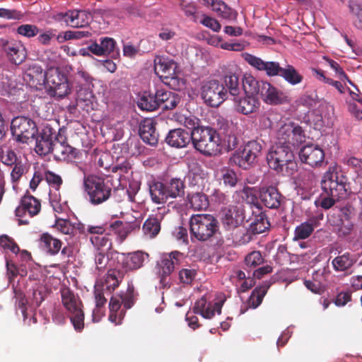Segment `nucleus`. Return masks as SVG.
I'll return each mask as SVG.
<instances>
[{
	"label": "nucleus",
	"instance_id": "f257e3e1",
	"mask_svg": "<svg viewBox=\"0 0 362 362\" xmlns=\"http://www.w3.org/2000/svg\"><path fill=\"white\" fill-rule=\"evenodd\" d=\"M245 59L258 71H265L268 76H280L291 85L298 84L303 79V76L292 65L288 64L283 68L276 62H264L261 58L251 54H246Z\"/></svg>",
	"mask_w": 362,
	"mask_h": 362
},
{
	"label": "nucleus",
	"instance_id": "f03ea898",
	"mask_svg": "<svg viewBox=\"0 0 362 362\" xmlns=\"http://www.w3.org/2000/svg\"><path fill=\"white\" fill-rule=\"evenodd\" d=\"M267 163L270 168L284 175H292L296 171L297 164L291 146L275 144L267 154Z\"/></svg>",
	"mask_w": 362,
	"mask_h": 362
},
{
	"label": "nucleus",
	"instance_id": "7ed1b4c3",
	"mask_svg": "<svg viewBox=\"0 0 362 362\" xmlns=\"http://www.w3.org/2000/svg\"><path fill=\"white\" fill-rule=\"evenodd\" d=\"M192 136L193 146L202 154L211 156L221 151V139L215 129L201 126L192 131Z\"/></svg>",
	"mask_w": 362,
	"mask_h": 362
},
{
	"label": "nucleus",
	"instance_id": "20e7f679",
	"mask_svg": "<svg viewBox=\"0 0 362 362\" xmlns=\"http://www.w3.org/2000/svg\"><path fill=\"white\" fill-rule=\"evenodd\" d=\"M47 93L57 100L68 97L72 91V86L67 75L59 68L50 67L44 74Z\"/></svg>",
	"mask_w": 362,
	"mask_h": 362
},
{
	"label": "nucleus",
	"instance_id": "39448f33",
	"mask_svg": "<svg viewBox=\"0 0 362 362\" xmlns=\"http://www.w3.org/2000/svg\"><path fill=\"white\" fill-rule=\"evenodd\" d=\"M218 221L211 214L192 215L189 220L191 239L204 242L209 240L218 231Z\"/></svg>",
	"mask_w": 362,
	"mask_h": 362
},
{
	"label": "nucleus",
	"instance_id": "423d86ee",
	"mask_svg": "<svg viewBox=\"0 0 362 362\" xmlns=\"http://www.w3.org/2000/svg\"><path fill=\"white\" fill-rule=\"evenodd\" d=\"M60 294L62 303L70 315L75 330L81 332L84 328V312L80 297L67 287L61 288Z\"/></svg>",
	"mask_w": 362,
	"mask_h": 362
},
{
	"label": "nucleus",
	"instance_id": "0eeeda50",
	"mask_svg": "<svg viewBox=\"0 0 362 362\" xmlns=\"http://www.w3.org/2000/svg\"><path fill=\"white\" fill-rule=\"evenodd\" d=\"M83 187L88 201L93 205L104 203L112 195V187L108 182L103 177L95 175L84 176Z\"/></svg>",
	"mask_w": 362,
	"mask_h": 362
},
{
	"label": "nucleus",
	"instance_id": "6e6552de",
	"mask_svg": "<svg viewBox=\"0 0 362 362\" xmlns=\"http://www.w3.org/2000/svg\"><path fill=\"white\" fill-rule=\"evenodd\" d=\"M177 63L168 57L156 56L154 59L155 73L163 82L173 89L180 88V81L177 76Z\"/></svg>",
	"mask_w": 362,
	"mask_h": 362
},
{
	"label": "nucleus",
	"instance_id": "1a4fd4ad",
	"mask_svg": "<svg viewBox=\"0 0 362 362\" xmlns=\"http://www.w3.org/2000/svg\"><path fill=\"white\" fill-rule=\"evenodd\" d=\"M12 134L18 142L28 144L37 134L38 129L35 122L29 117L18 116L11 123Z\"/></svg>",
	"mask_w": 362,
	"mask_h": 362
},
{
	"label": "nucleus",
	"instance_id": "9d476101",
	"mask_svg": "<svg viewBox=\"0 0 362 362\" xmlns=\"http://www.w3.org/2000/svg\"><path fill=\"white\" fill-rule=\"evenodd\" d=\"M321 187L326 195L339 199L346 198L350 189L344 177H339L337 174L331 173H326L324 175L321 181Z\"/></svg>",
	"mask_w": 362,
	"mask_h": 362
},
{
	"label": "nucleus",
	"instance_id": "9b49d317",
	"mask_svg": "<svg viewBox=\"0 0 362 362\" xmlns=\"http://www.w3.org/2000/svg\"><path fill=\"white\" fill-rule=\"evenodd\" d=\"M201 97L204 103L213 107H217L226 99V91L223 83L217 80H210L201 87Z\"/></svg>",
	"mask_w": 362,
	"mask_h": 362
},
{
	"label": "nucleus",
	"instance_id": "f8f14e48",
	"mask_svg": "<svg viewBox=\"0 0 362 362\" xmlns=\"http://www.w3.org/2000/svg\"><path fill=\"white\" fill-rule=\"evenodd\" d=\"M262 145L255 140L248 141L240 152H235L231 158L233 162L243 169L249 168L261 154Z\"/></svg>",
	"mask_w": 362,
	"mask_h": 362
},
{
	"label": "nucleus",
	"instance_id": "ddd939ff",
	"mask_svg": "<svg viewBox=\"0 0 362 362\" xmlns=\"http://www.w3.org/2000/svg\"><path fill=\"white\" fill-rule=\"evenodd\" d=\"M276 144L288 146H298L305 140V134L302 127L293 122L282 125L276 133Z\"/></svg>",
	"mask_w": 362,
	"mask_h": 362
},
{
	"label": "nucleus",
	"instance_id": "4468645a",
	"mask_svg": "<svg viewBox=\"0 0 362 362\" xmlns=\"http://www.w3.org/2000/svg\"><path fill=\"white\" fill-rule=\"evenodd\" d=\"M0 52L12 64L19 65L27 57V50L21 41L0 39Z\"/></svg>",
	"mask_w": 362,
	"mask_h": 362
},
{
	"label": "nucleus",
	"instance_id": "2eb2a0df",
	"mask_svg": "<svg viewBox=\"0 0 362 362\" xmlns=\"http://www.w3.org/2000/svg\"><path fill=\"white\" fill-rule=\"evenodd\" d=\"M182 257V253L178 251H173L163 256L158 263L160 283L163 286L165 287L169 285L168 277L173 273L175 266L180 264Z\"/></svg>",
	"mask_w": 362,
	"mask_h": 362
},
{
	"label": "nucleus",
	"instance_id": "dca6fc26",
	"mask_svg": "<svg viewBox=\"0 0 362 362\" xmlns=\"http://www.w3.org/2000/svg\"><path fill=\"white\" fill-rule=\"evenodd\" d=\"M245 216L242 206L229 205L221 211V222L227 230L237 229L243 223Z\"/></svg>",
	"mask_w": 362,
	"mask_h": 362
},
{
	"label": "nucleus",
	"instance_id": "f3484780",
	"mask_svg": "<svg viewBox=\"0 0 362 362\" xmlns=\"http://www.w3.org/2000/svg\"><path fill=\"white\" fill-rule=\"evenodd\" d=\"M225 300V297L221 296L218 300L212 304L211 303H208L206 296H202L196 301L193 307V313L199 314L204 318L211 319L216 313L218 315L221 313V309Z\"/></svg>",
	"mask_w": 362,
	"mask_h": 362
},
{
	"label": "nucleus",
	"instance_id": "a211bd4d",
	"mask_svg": "<svg viewBox=\"0 0 362 362\" xmlns=\"http://www.w3.org/2000/svg\"><path fill=\"white\" fill-rule=\"evenodd\" d=\"M298 155L302 163L312 168L320 167L325 162V152L317 145L310 144L302 147Z\"/></svg>",
	"mask_w": 362,
	"mask_h": 362
},
{
	"label": "nucleus",
	"instance_id": "6ab92c4d",
	"mask_svg": "<svg viewBox=\"0 0 362 362\" xmlns=\"http://www.w3.org/2000/svg\"><path fill=\"white\" fill-rule=\"evenodd\" d=\"M57 19L64 21L71 27H86L92 19L90 12L83 10H71L65 13H59L57 15Z\"/></svg>",
	"mask_w": 362,
	"mask_h": 362
},
{
	"label": "nucleus",
	"instance_id": "aec40b11",
	"mask_svg": "<svg viewBox=\"0 0 362 362\" xmlns=\"http://www.w3.org/2000/svg\"><path fill=\"white\" fill-rule=\"evenodd\" d=\"M259 196L262 204L270 209H279L284 201L282 194L276 187L273 185L260 187Z\"/></svg>",
	"mask_w": 362,
	"mask_h": 362
},
{
	"label": "nucleus",
	"instance_id": "412c9836",
	"mask_svg": "<svg viewBox=\"0 0 362 362\" xmlns=\"http://www.w3.org/2000/svg\"><path fill=\"white\" fill-rule=\"evenodd\" d=\"M260 96L269 105H276L289 102V98L285 93L267 81L262 84Z\"/></svg>",
	"mask_w": 362,
	"mask_h": 362
},
{
	"label": "nucleus",
	"instance_id": "4be33fe9",
	"mask_svg": "<svg viewBox=\"0 0 362 362\" xmlns=\"http://www.w3.org/2000/svg\"><path fill=\"white\" fill-rule=\"evenodd\" d=\"M54 156L56 160L66 163L74 162L81 158V152L67 144L66 140L63 143L57 142L54 150Z\"/></svg>",
	"mask_w": 362,
	"mask_h": 362
},
{
	"label": "nucleus",
	"instance_id": "5701e85b",
	"mask_svg": "<svg viewBox=\"0 0 362 362\" xmlns=\"http://www.w3.org/2000/svg\"><path fill=\"white\" fill-rule=\"evenodd\" d=\"M41 204L39 199L30 194H25L21 200L20 205L16 208V216L23 218L26 214L30 217L39 214Z\"/></svg>",
	"mask_w": 362,
	"mask_h": 362
},
{
	"label": "nucleus",
	"instance_id": "b1692460",
	"mask_svg": "<svg viewBox=\"0 0 362 362\" xmlns=\"http://www.w3.org/2000/svg\"><path fill=\"white\" fill-rule=\"evenodd\" d=\"M122 255V265L123 269H125V272L140 269L149 257L148 253L140 250L127 254L123 253Z\"/></svg>",
	"mask_w": 362,
	"mask_h": 362
},
{
	"label": "nucleus",
	"instance_id": "393cba45",
	"mask_svg": "<svg viewBox=\"0 0 362 362\" xmlns=\"http://www.w3.org/2000/svg\"><path fill=\"white\" fill-rule=\"evenodd\" d=\"M192 139V132L189 133L183 129L177 128L168 132L165 137V142L172 147L181 148L186 147Z\"/></svg>",
	"mask_w": 362,
	"mask_h": 362
},
{
	"label": "nucleus",
	"instance_id": "a878e982",
	"mask_svg": "<svg viewBox=\"0 0 362 362\" xmlns=\"http://www.w3.org/2000/svg\"><path fill=\"white\" fill-rule=\"evenodd\" d=\"M236 110L243 115L256 112L259 107V102L255 96L245 95L241 96L239 95L236 98L233 99Z\"/></svg>",
	"mask_w": 362,
	"mask_h": 362
},
{
	"label": "nucleus",
	"instance_id": "bb28decb",
	"mask_svg": "<svg viewBox=\"0 0 362 362\" xmlns=\"http://www.w3.org/2000/svg\"><path fill=\"white\" fill-rule=\"evenodd\" d=\"M152 119L146 118L139 124V133L141 139L147 144L156 146L158 141V134Z\"/></svg>",
	"mask_w": 362,
	"mask_h": 362
},
{
	"label": "nucleus",
	"instance_id": "cd10ccee",
	"mask_svg": "<svg viewBox=\"0 0 362 362\" xmlns=\"http://www.w3.org/2000/svg\"><path fill=\"white\" fill-rule=\"evenodd\" d=\"M148 189L151 200L157 204H163L170 199L165 183L152 180L148 182Z\"/></svg>",
	"mask_w": 362,
	"mask_h": 362
},
{
	"label": "nucleus",
	"instance_id": "c85d7f7f",
	"mask_svg": "<svg viewBox=\"0 0 362 362\" xmlns=\"http://www.w3.org/2000/svg\"><path fill=\"white\" fill-rule=\"evenodd\" d=\"M99 43L95 42L88 46V50L97 56H105L113 52L115 47V40L109 37H100Z\"/></svg>",
	"mask_w": 362,
	"mask_h": 362
},
{
	"label": "nucleus",
	"instance_id": "c756f323",
	"mask_svg": "<svg viewBox=\"0 0 362 362\" xmlns=\"http://www.w3.org/2000/svg\"><path fill=\"white\" fill-rule=\"evenodd\" d=\"M223 86L226 91V99L236 98L242 93V83L239 76L235 74H228L224 76Z\"/></svg>",
	"mask_w": 362,
	"mask_h": 362
},
{
	"label": "nucleus",
	"instance_id": "7c9ffc66",
	"mask_svg": "<svg viewBox=\"0 0 362 362\" xmlns=\"http://www.w3.org/2000/svg\"><path fill=\"white\" fill-rule=\"evenodd\" d=\"M356 262L357 257L356 255L346 252L334 258L332 264L336 272H346V275H348L352 273L349 271Z\"/></svg>",
	"mask_w": 362,
	"mask_h": 362
},
{
	"label": "nucleus",
	"instance_id": "2f4dec72",
	"mask_svg": "<svg viewBox=\"0 0 362 362\" xmlns=\"http://www.w3.org/2000/svg\"><path fill=\"white\" fill-rule=\"evenodd\" d=\"M125 274L124 270L117 269L108 270L102 288H105V290L108 291L109 293H111L119 286L120 282L123 280Z\"/></svg>",
	"mask_w": 362,
	"mask_h": 362
},
{
	"label": "nucleus",
	"instance_id": "473e14b6",
	"mask_svg": "<svg viewBox=\"0 0 362 362\" xmlns=\"http://www.w3.org/2000/svg\"><path fill=\"white\" fill-rule=\"evenodd\" d=\"M40 245L47 254L55 255L60 251L62 243L60 240L46 233L41 235Z\"/></svg>",
	"mask_w": 362,
	"mask_h": 362
},
{
	"label": "nucleus",
	"instance_id": "72a5a7b5",
	"mask_svg": "<svg viewBox=\"0 0 362 362\" xmlns=\"http://www.w3.org/2000/svg\"><path fill=\"white\" fill-rule=\"evenodd\" d=\"M242 90H244L245 95L255 96L260 95L262 84L263 81H257L251 74H246L243 76L242 81Z\"/></svg>",
	"mask_w": 362,
	"mask_h": 362
},
{
	"label": "nucleus",
	"instance_id": "f704fd0d",
	"mask_svg": "<svg viewBox=\"0 0 362 362\" xmlns=\"http://www.w3.org/2000/svg\"><path fill=\"white\" fill-rule=\"evenodd\" d=\"M54 124L55 125V127L50 123L45 124L40 135L43 136V138L49 139L54 142L63 143L67 140L66 137L63 134L64 131L61 128H58L59 125L55 122H54Z\"/></svg>",
	"mask_w": 362,
	"mask_h": 362
},
{
	"label": "nucleus",
	"instance_id": "c9c22d12",
	"mask_svg": "<svg viewBox=\"0 0 362 362\" xmlns=\"http://www.w3.org/2000/svg\"><path fill=\"white\" fill-rule=\"evenodd\" d=\"M121 299L118 296H112L109 303V320L117 325H120L124 316V312L120 310Z\"/></svg>",
	"mask_w": 362,
	"mask_h": 362
},
{
	"label": "nucleus",
	"instance_id": "e433bc0d",
	"mask_svg": "<svg viewBox=\"0 0 362 362\" xmlns=\"http://www.w3.org/2000/svg\"><path fill=\"white\" fill-rule=\"evenodd\" d=\"M212 10L216 14L226 20L235 21L237 18L238 13L235 10L228 6L222 0H218L212 4Z\"/></svg>",
	"mask_w": 362,
	"mask_h": 362
},
{
	"label": "nucleus",
	"instance_id": "4c0bfd02",
	"mask_svg": "<svg viewBox=\"0 0 362 362\" xmlns=\"http://www.w3.org/2000/svg\"><path fill=\"white\" fill-rule=\"evenodd\" d=\"M331 224L334 227L335 233L339 238H347L354 231V224L351 220L338 219Z\"/></svg>",
	"mask_w": 362,
	"mask_h": 362
},
{
	"label": "nucleus",
	"instance_id": "58836bf2",
	"mask_svg": "<svg viewBox=\"0 0 362 362\" xmlns=\"http://www.w3.org/2000/svg\"><path fill=\"white\" fill-rule=\"evenodd\" d=\"M188 200L190 206L197 211L205 210L209 205L207 196L202 192H196L189 194Z\"/></svg>",
	"mask_w": 362,
	"mask_h": 362
},
{
	"label": "nucleus",
	"instance_id": "ea45409f",
	"mask_svg": "<svg viewBox=\"0 0 362 362\" xmlns=\"http://www.w3.org/2000/svg\"><path fill=\"white\" fill-rule=\"evenodd\" d=\"M90 241L98 252H105L112 248V243L108 233H104L101 235H93L90 237Z\"/></svg>",
	"mask_w": 362,
	"mask_h": 362
},
{
	"label": "nucleus",
	"instance_id": "a19ab883",
	"mask_svg": "<svg viewBox=\"0 0 362 362\" xmlns=\"http://www.w3.org/2000/svg\"><path fill=\"white\" fill-rule=\"evenodd\" d=\"M160 230V220L154 216H150L143 225V231L146 236L155 238Z\"/></svg>",
	"mask_w": 362,
	"mask_h": 362
},
{
	"label": "nucleus",
	"instance_id": "79ce46f5",
	"mask_svg": "<svg viewBox=\"0 0 362 362\" xmlns=\"http://www.w3.org/2000/svg\"><path fill=\"white\" fill-rule=\"evenodd\" d=\"M168 194L170 199L181 197L185 194V184L180 178H172L169 182H166Z\"/></svg>",
	"mask_w": 362,
	"mask_h": 362
},
{
	"label": "nucleus",
	"instance_id": "37998d69",
	"mask_svg": "<svg viewBox=\"0 0 362 362\" xmlns=\"http://www.w3.org/2000/svg\"><path fill=\"white\" fill-rule=\"evenodd\" d=\"M56 144L52 140L43 138L39 136L36 139L35 152L40 156H46L50 153H53Z\"/></svg>",
	"mask_w": 362,
	"mask_h": 362
},
{
	"label": "nucleus",
	"instance_id": "c03bdc74",
	"mask_svg": "<svg viewBox=\"0 0 362 362\" xmlns=\"http://www.w3.org/2000/svg\"><path fill=\"white\" fill-rule=\"evenodd\" d=\"M138 107L143 110L153 111L158 108L155 94L145 92L138 101Z\"/></svg>",
	"mask_w": 362,
	"mask_h": 362
},
{
	"label": "nucleus",
	"instance_id": "a18cd8bd",
	"mask_svg": "<svg viewBox=\"0 0 362 362\" xmlns=\"http://www.w3.org/2000/svg\"><path fill=\"white\" fill-rule=\"evenodd\" d=\"M269 288V285H262L255 288L248 300L250 307L252 308H257L262 303Z\"/></svg>",
	"mask_w": 362,
	"mask_h": 362
},
{
	"label": "nucleus",
	"instance_id": "49530a36",
	"mask_svg": "<svg viewBox=\"0 0 362 362\" xmlns=\"http://www.w3.org/2000/svg\"><path fill=\"white\" fill-rule=\"evenodd\" d=\"M270 227V223L267 216L260 213L255 216L253 222L251 223V230L253 233L260 234L265 232Z\"/></svg>",
	"mask_w": 362,
	"mask_h": 362
},
{
	"label": "nucleus",
	"instance_id": "de8ad7c7",
	"mask_svg": "<svg viewBox=\"0 0 362 362\" xmlns=\"http://www.w3.org/2000/svg\"><path fill=\"white\" fill-rule=\"evenodd\" d=\"M14 298L16 299V306L19 308L21 311V313L23 316L24 320L28 317L27 314V299L25 298V295L22 291V290L17 287L13 286Z\"/></svg>",
	"mask_w": 362,
	"mask_h": 362
},
{
	"label": "nucleus",
	"instance_id": "09e8293b",
	"mask_svg": "<svg viewBox=\"0 0 362 362\" xmlns=\"http://www.w3.org/2000/svg\"><path fill=\"white\" fill-rule=\"evenodd\" d=\"M45 180L49 186L53 188L56 192H59L61 186L63 184L62 177L54 172L46 170L44 171Z\"/></svg>",
	"mask_w": 362,
	"mask_h": 362
},
{
	"label": "nucleus",
	"instance_id": "8fccbe9b",
	"mask_svg": "<svg viewBox=\"0 0 362 362\" xmlns=\"http://www.w3.org/2000/svg\"><path fill=\"white\" fill-rule=\"evenodd\" d=\"M197 275V271L191 267L182 268L179 271L178 276L180 283L190 285Z\"/></svg>",
	"mask_w": 362,
	"mask_h": 362
},
{
	"label": "nucleus",
	"instance_id": "3c124183",
	"mask_svg": "<svg viewBox=\"0 0 362 362\" xmlns=\"http://www.w3.org/2000/svg\"><path fill=\"white\" fill-rule=\"evenodd\" d=\"M16 32L21 36L32 38L40 33V28L35 24H23L17 28Z\"/></svg>",
	"mask_w": 362,
	"mask_h": 362
},
{
	"label": "nucleus",
	"instance_id": "603ef678",
	"mask_svg": "<svg viewBox=\"0 0 362 362\" xmlns=\"http://www.w3.org/2000/svg\"><path fill=\"white\" fill-rule=\"evenodd\" d=\"M313 232L312 227L307 223L303 222L295 228L293 240L306 239L310 236Z\"/></svg>",
	"mask_w": 362,
	"mask_h": 362
},
{
	"label": "nucleus",
	"instance_id": "864d4df0",
	"mask_svg": "<svg viewBox=\"0 0 362 362\" xmlns=\"http://www.w3.org/2000/svg\"><path fill=\"white\" fill-rule=\"evenodd\" d=\"M37 36V42L42 45L48 46L56 37V30L52 28L40 30Z\"/></svg>",
	"mask_w": 362,
	"mask_h": 362
},
{
	"label": "nucleus",
	"instance_id": "5fc2aeb1",
	"mask_svg": "<svg viewBox=\"0 0 362 362\" xmlns=\"http://www.w3.org/2000/svg\"><path fill=\"white\" fill-rule=\"evenodd\" d=\"M16 88V81L7 76H3L0 81V93L2 95L12 94Z\"/></svg>",
	"mask_w": 362,
	"mask_h": 362
},
{
	"label": "nucleus",
	"instance_id": "6e6d98bb",
	"mask_svg": "<svg viewBox=\"0 0 362 362\" xmlns=\"http://www.w3.org/2000/svg\"><path fill=\"white\" fill-rule=\"evenodd\" d=\"M342 161L344 164L346 165L349 168H351L358 175L362 174V159L352 156L350 155H346Z\"/></svg>",
	"mask_w": 362,
	"mask_h": 362
},
{
	"label": "nucleus",
	"instance_id": "4d7b16f0",
	"mask_svg": "<svg viewBox=\"0 0 362 362\" xmlns=\"http://www.w3.org/2000/svg\"><path fill=\"white\" fill-rule=\"evenodd\" d=\"M57 228L62 233L74 235L76 233V227L67 219H57L55 223Z\"/></svg>",
	"mask_w": 362,
	"mask_h": 362
},
{
	"label": "nucleus",
	"instance_id": "13d9d810",
	"mask_svg": "<svg viewBox=\"0 0 362 362\" xmlns=\"http://www.w3.org/2000/svg\"><path fill=\"white\" fill-rule=\"evenodd\" d=\"M0 246L6 250H9L13 253L17 254L20 248L13 239L6 235L0 236Z\"/></svg>",
	"mask_w": 362,
	"mask_h": 362
},
{
	"label": "nucleus",
	"instance_id": "bf43d9fd",
	"mask_svg": "<svg viewBox=\"0 0 362 362\" xmlns=\"http://www.w3.org/2000/svg\"><path fill=\"white\" fill-rule=\"evenodd\" d=\"M264 261L262 255L259 251H253L249 253L245 258V262L248 267H257Z\"/></svg>",
	"mask_w": 362,
	"mask_h": 362
},
{
	"label": "nucleus",
	"instance_id": "052dcab7",
	"mask_svg": "<svg viewBox=\"0 0 362 362\" xmlns=\"http://www.w3.org/2000/svg\"><path fill=\"white\" fill-rule=\"evenodd\" d=\"M24 17V14L16 9H8L5 8H0V18H4L8 20H21Z\"/></svg>",
	"mask_w": 362,
	"mask_h": 362
},
{
	"label": "nucleus",
	"instance_id": "680f3d73",
	"mask_svg": "<svg viewBox=\"0 0 362 362\" xmlns=\"http://www.w3.org/2000/svg\"><path fill=\"white\" fill-rule=\"evenodd\" d=\"M119 297L125 309L131 308L134 303L133 286H128L126 293L119 295Z\"/></svg>",
	"mask_w": 362,
	"mask_h": 362
},
{
	"label": "nucleus",
	"instance_id": "e2e57ef3",
	"mask_svg": "<svg viewBox=\"0 0 362 362\" xmlns=\"http://www.w3.org/2000/svg\"><path fill=\"white\" fill-rule=\"evenodd\" d=\"M238 144V139L235 134H227L223 139H221V146H222L227 151L235 149Z\"/></svg>",
	"mask_w": 362,
	"mask_h": 362
},
{
	"label": "nucleus",
	"instance_id": "0e129e2a",
	"mask_svg": "<svg viewBox=\"0 0 362 362\" xmlns=\"http://www.w3.org/2000/svg\"><path fill=\"white\" fill-rule=\"evenodd\" d=\"M240 196L247 204H254L257 202V198L254 192V189L250 187H245L238 192Z\"/></svg>",
	"mask_w": 362,
	"mask_h": 362
},
{
	"label": "nucleus",
	"instance_id": "69168bd1",
	"mask_svg": "<svg viewBox=\"0 0 362 362\" xmlns=\"http://www.w3.org/2000/svg\"><path fill=\"white\" fill-rule=\"evenodd\" d=\"M49 202L51 206H52L54 211L57 213H61L63 211V206L62 202V198L59 192L58 193L55 192H49Z\"/></svg>",
	"mask_w": 362,
	"mask_h": 362
},
{
	"label": "nucleus",
	"instance_id": "338daca9",
	"mask_svg": "<svg viewBox=\"0 0 362 362\" xmlns=\"http://www.w3.org/2000/svg\"><path fill=\"white\" fill-rule=\"evenodd\" d=\"M110 228L117 234L122 240L127 236L128 231L126 230V224L121 221H115L110 224Z\"/></svg>",
	"mask_w": 362,
	"mask_h": 362
},
{
	"label": "nucleus",
	"instance_id": "774afa93",
	"mask_svg": "<svg viewBox=\"0 0 362 362\" xmlns=\"http://www.w3.org/2000/svg\"><path fill=\"white\" fill-rule=\"evenodd\" d=\"M109 262L108 256L105 252H98L95 255V264L96 269L100 272L103 271Z\"/></svg>",
	"mask_w": 362,
	"mask_h": 362
}]
</instances>
